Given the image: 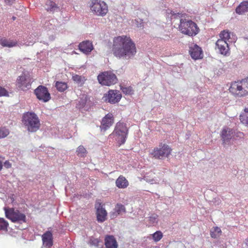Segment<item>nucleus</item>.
I'll use <instances>...</instances> for the list:
<instances>
[{
	"label": "nucleus",
	"instance_id": "7ed1b4c3",
	"mask_svg": "<svg viewBox=\"0 0 248 248\" xmlns=\"http://www.w3.org/2000/svg\"><path fill=\"white\" fill-rule=\"evenodd\" d=\"M229 91L234 96L238 97L248 95V78L232 83Z\"/></svg>",
	"mask_w": 248,
	"mask_h": 248
},
{
	"label": "nucleus",
	"instance_id": "37998d69",
	"mask_svg": "<svg viewBox=\"0 0 248 248\" xmlns=\"http://www.w3.org/2000/svg\"><path fill=\"white\" fill-rule=\"evenodd\" d=\"M105 244L106 248H108V235H106L105 239Z\"/></svg>",
	"mask_w": 248,
	"mask_h": 248
},
{
	"label": "nucleus",
	"instance_id": "8fccbe9b",
	"mask_svg": "<svg viewBox=\"0 0 248 248\" xmlns=\"http://www.w3.org/2000/svg\"><path fill=\"white\" fill-rule=\"evenodd\" d=\"M246 244L248 247V237L246 239Z\"/></svg>",
	"mask_w": 248,
	"mask_h": 248
},
{
	"label": "nucleus",
	"instance_id": "c9c22d12",
	"mask_svg": "<svg viewBox=\"0 0 248 248\" xmlns=\"http://www.w3.org/2000/svg\"><path fill=\"white\" fill-rule=\"evenodd\" d=\"M118 81L116 75L109 71V86L111 84H115Z\"/></svg>",
	"mask_w": 248,
	"mask_h": 248
},
{
	"label": "nucleus",
	"instance_id": "a211bd4d",
	"mask_svg": "<svg viewBox=\"0 0 248 248\" xmlns=\"http://www.w3.org/2000/svg\"><path fill=\"white\" fill-rule=\"evenodd\" d=\"M122 94L120 91L116 90H109V103L115 104L120 101Z\"/></svg>",
	"mask_w": 248,
	"mask_h": 248
},
{
	"label": "nucleus",
	"instance_id": "dca6fc26",
	"mask_svg": "<svg viewBox=\"0 0 248 248\" xmlns=\"http://www.w3.org/2000/svg\"><path fill=\"white\" fill-rule=\"evenodd\" d=\"M95 208H96L97 220L100 222L105 221L107 216L106 211L102 207L101 204L99 203L95 204Z\"/></svg>",
	"mask_w": 248,
	"mask_h": 248
},
{
	"label": "nucleus",
	"instance_id": "20e7f679",
	"mask_svg": "<svg viewBox=\"0 0 248 248\" xmlns=\"http://www.w3.org/2000/svg\"><path fill=\"white\" fill-rule=\"evenodd\" d=\"M128 129L124 123L119 122L111 135L113 136L119 146L124 144L127 137Z\"/></svg>",
	"mask_w": 248,
	"mask_h": 248
},
{
	"label": "nucleus",
	"instance_id": "bb28decb",
	"mask_svg": "<svg viewBox=\"0 0 248 248\" xmlns=\"http://www.w3.org/2000/svg\"><path fill=\"white\" fill-rule=\"evenodd\" d=\"M72 79L78 84L82 85L86 80L84 77L78 75H74L72 76Z\"/></svg>",
	"mask_w": 248,
	"mask_h": 248
},
{
	"label": "nucleus",
	"instance_id": "9d476101",
	"mask_svg": "<svg viewBox=\"0 0 248 248\" xmlns=\"http://www.w3.org/2000/svg\"><path fill=\"white\" fill-rule=\"evenodd\" d=\"M34 93L37 99L44 102H48L51 98L47 88L43 85L39 86L35 90Z\"/></svg>",
	"mask_w": 248,
	"mask_h": 248
},
{
	"label": "nucleus",
	"instance_id": "49530a36",
	"mask_svg": "<svg viewBox=\"0 0 248 248\" xmlns=\"http://www.w3.org/2000/svg\"><path fill=\"white\" fill-rule=\"evenodd\" d=\"M145 179L146 180V181L147 182H151L152 183H154V182L155 181V180L154 179H152L151 180L150 179H148V178H147V176H145Z\"/></svg>",
	"mask_w": 248,
	"mask_h": 248
},
{
	"label": "nucleus",
	"instance_id": "58836bf2",
	"mask_svg": "<svg viewBox=\"0 0 248 248\" xmlns=\"http://www.w3.org/2000/svg\"><path fill=\"white\" fill-rule=\"evenodd\" d=\"M169 11H170V13H169L168 12H167V14H171V15H172V16H174V18H177V17H182L183 16V14L181 13H174V12L171 11V10H168Z\"/></svg>",
	"mask_w": 248,
	"mask_h": 248
},
{
	"label": "nucleus",
	"instance_id": "6e6552de",
	"mask_svg": "<svg viewBox=\"0 0 248 248\" xmlns=\"http://www.w3.org/2000/svg\"><path fill=\"white\" fill-rule=\"evenodd\" d=\"M171 149L169 145L161 144L159 147H155L152 150L150 154L155 159H162L168 157L171 154Z\"/></svg>",
	"mask_w": 248,
	"mask_h": 248
},
{
	"label": "nucleus",
	"instance_id": "2f4dec72",
	"mask_svg": "<svg viewBox=\"0 0 248 248\" xmlns=\"http://www.w3.org/2000/svg\"><path fill=\"white\" fill-rule=\"evenodd\" d=\"M219 39H222L227 42L230 38V32L228 31L223 30L219 33Z\"/></svg>",
	"mask_w": 248,
	"mask_h": 248
},
{
	"label": "nucleus",
	"instance_id": "a19ab883",
	"mask_svg": "<svg viewBox=\"0 0 248 248\" xmlns=\"http://www.w3.org/2000/svg\"><path fill=\"white\" fill-rule=\"evenodd\" d=\"M8 95L7 91L4 88L0 86V96Z\"/></svg>",
	"mask_w": 248,
	"mask_h": 248
},
{
	"label": "nucleus",
	"instance_id": "423d86ee",
	"mask_svg": "<svg viewBox=\"0 0 248 248\" xmlns=\"http://www.w3.org/2000/svg\"><path fill=\"white\" fill-rule=\"evenodd\" d=\"M90 9L97 16H103L108 11V7L106 2L102 0H91Z\"/></svg>",
	"mask_w": 248,
	"mask_h": 248
},
{
	"label": "nucleus",
	"instance_id": "f3484780",
	"mask_svg": "<svg viewBox=\"0 0 248 248\" xmlns=\"http://www.w3.org/2000/svg\"><path fill=\"white\" fill-rule=\"evenodd\" d=\"M189 53L192 59L197 60L202 58V50L200 47L197 45H194L191 47Z\"/></svg>",
	"mask_w": 248,
	"mask_h": 248
},
{
	"label": "nucleus",
	"instance_id": "ddd939ff",
	"mask_svg": "<svg viewBox=\"0 0 248 248\" xmlns=\"http://www.w3.org/2000/svg\"><path fill=\"white\" fill-rule=\"evenodd\" d=\"M78 49L82 53L88 54L93 50V46L92 42L83 41L79 44Z\"/></svg>",
	"mask_w": 248,
	"mask_h": 248
},
{
	"label": "nucleus",
	"instance_id": "c03bdc74",
	"mask_svg": "<svg viewBox=\"0 0 248 248\" xmlns=\"http://www.w3.org/2000/svg\"><path fill=\"white\" fill-rule=\"evenodd\" d=\"M114 122V119L112 114H109V126H110Z\"/></svg>",
	"mask_w": 248,
	"mask_h": 248
},
{
	"label": "nucleus",
	"instance_id": "412c9836",
	"mask_svg": "<svg viewBox=\"0 0 248 248\" xmlns=\"http://www.w3.org/2000/svg\"><path fill=\"white\" fill-rule=\"evenodd\" d=\"M97 79L100 84L103 85H108V72H104L100 74Z\"/></svg>",
	"mask_w": 248,
	"mask_h": 248
},
{
	"label": "nucleus",
	"instance_id": "09e8293b",
	"mask_svg": "<svg viewBox=\"0 0 248 248\" xmlns=\"http://www.w3.org/2000/svg\"><path fill=\"white\" fill-rule=\"evenodd\" d=\"M239 135L238 136L241 137L242 136H243V133L242 132H239L238 133Z\"/></svg>",
	"mask_w": 248,
	"mask_h": 248
},
{
	"label": "nucleus",
	"instance_id": "a878e982",
	"mask_svg": "<svg viewBox=\"0 0 248 248\" xmlns=\"http://www.w3.org/2000/svg\"><path fill=\"white\" fill-rule=\"evenodd\" d=\"M120 89L125 95H131L134 93V90L131 86L124 87L120 85Z\"/></svg>",
	"mask_w": 248,
	"mask_h": 248
},
{
	"label": "nucleus",
	"instance_id": "a18cd8bd",
	"mask_svg": "<svg viewBox=\"0 0 248 248\" xmlns=\"http://www.w3.org/2000/svg\"><path fill=\"white\" fill-rule=\"evenodd\" d=\"M15 0H5V3L7 4H8V5H11L15 1Z\"/></svg>",
	"mask_w": 248,
	"mask_h": 248
},
{
	"label": "nucleus",
	"instance_id": "39448f33",
	"mask_svg": "<svg viewBox=\"0 0 248 248\" xmlns=\"http://www.w3.org/2000/svg\"><path fill=\"white\" fill-rule=\"evenodd\" d=\"M179 28L182 33L189 36H195L199 32L197 25L191 20L181 18Z\"/></svg>",
	"mask_w": 248,
	"mask_h": 248
},
{
	"label": "nucleus",
	"instance_id": "4be33fe9",
	"mask_svg": "<svg viewBox=\"0 0 248 248\" xmlns=\"http://www.w3.org/2000/svg\"><path fill=\"white\" fill-rule=\"evenodd\" d=\"M248 11V0L242 2L236 8V13L242 15Z\"/></svg>",
	"mask_w": 248,
	"mask_h": 248
},
{
	"label": "nucleus",
	"instance_id": "e433bc0d",
	"mask_svg": "<svg viewBox=\"0 0 248 248\" xmlns=\"http://www.w3.org/2000/svg\"><path fill=\"white\" fill-rule=\"evenodd\" d=\"M9 133V130L4 128H0V138H3L6 137Z\"/></svg>",
	"mask_w": 248,
	"mask_h": 248
},
{
	"label": "nucleus",
	"instance_id": "c756f323",
	"mask_svg": "<svg viewBox=\"0 0 248 248\" xmlns=\"http://www.w3.org/2000/svg\"><path fill=\"white\" fill-rule=\"evenodd\" d=\"M158 215L155 214H152L149 217V224L150 225L155 226L158 223Z\"/></svg>",
	"mask_w": 248,
	"mask_h": 248
},
{
	"label": "nucleus",
	"instance_id": "0eeeda50",
	"mask_svg": "<svg viewBox=\"0 0 248 248\" xmlns=\"http://www.w3.org/2000/svg\"><path fill=\"white\" fill-rule=\"evenodd\" d=\"M5 213L6 217L13 222L22 223L26 222V215L18 210H15L14 208H5Z\"/></svg>",
	"mask_w": 248,
	"mask_h": 248
},
{
	"label": "nucleus",
	"instance_id": "6ab92c4d",
	"mask_svg": "<svg viewBox=\"0 0 248 248\" xmlns=\"http://www.w3.org/2000/svg\"><path fill=\"white\" fill-rule=\"evenodd\" d=\"M0 45L3 47H12L16 46L17 43L16 40L7 39L5 37H2L0 38Z\"/></svg>",
	"mask_w": 248,
	"mask_h": 248
},
{
	"label": "nucleus",
	"instance_id": "b1692460",
	"mask_svg": "<svg viewBox=\"0 0 248 248\" xmlns=\"http://www.w3.org/2000/svg\"><path fill=\"white\" fill-rule=\"evenodd\" d=\"M46 5V10L48 12H53L59 8L57 5L54 1L50 0H47Z\"/></svg>",
	"mask_w": 248,
	"mask_h": 248
},
{
	"label": "nucleus",
	"instance_id": "c85d7f7f",
	"mask_svg": "<svg viewBox=\"0 0 248 248\" xmlns=\"http://www.w3.org/2000/svg\"><path fill=\"white\" fill-rule=\"evenodd\" d=\"M108 127V114L106 115L104 118L102 119L101 125L100 126L101 130L106 131Z\"/></svg>",
	"mask_w": 248,
	"mask_h": 248
},
{
	"label": "nucleus",
	"instance_id": "f704fd0d",
	"mask_svg": "<svg viewBox=\"0 0 248 248\" xmlns=\"http://www.w3.org/2000/svg\"><path fill=\"white\" fill-rule=\"evenodd\" d=\"M163 237V233L161 231H156L152 234V237L153 240L155 242H158L161 240Z\"/></svg>",
	"mask_w": 248,
	"mask_h": 248
},
{
	"label": "nucleus",
	"instance_id": "4468645a",
	"mask_svg": "<svg viewBox=\"0 0 248 248\" xmlns=\"http://www.w3.org/2000/svg\"><path fill=\"white\" fill-rule=\"evenodd\" d=\"M123 213H126L125 206L121 203H117L115 205V208L110 213L109 217L111 219H114Z\"/></svg>",
	"mask_w": 248,
	"mask_h": 248
},
{
	"label": "nucleus",
	"instance_id": "72a5a7b5",
	"mask_svg": "<svg viewBox=\"0 0 248 248\" xmlns=\"http://www.w3.org/2000/svg\"><path fill=\"white\" fill-rule=\"evenodd\" d=\"M9 225L8 222L3 218H0V231H7Z\"/></svg>",
	"mask_w": 248,
	"mask_h": 248
},
{
	"label": "nucleus",
	"instance_id": "f03ea898",
	"mask_svg": "<svg viewBox=\"0 0 248 248\" xmlns=\"http://www.w3.org/2000/svg\"><path fill=\"white\" fill-rule=\"evenodd\" d=\"M22 123L29 132H35L39 129L41 125L40 120L37 115L32 112L24 113Z\"/></svg>",
	"mask_w": 248,
	"mask_h": 248
},
{
	"label": "nucleus",
	"instance_id": "de8ad7c7",
	"mask_svg": "<svg viewBox=\"0 0 248 248\" xmlns=\"http://www.w3.org/2000/svg\"><path fill=\"white\" fill-rule=\"evenodd\" d=\"M2 168V164L1 161H0V171L1 170Z\"/></svg>",
	"mask_w": 248,
	"mask_h": 248
},
{
	"label": "nucleus",
	"instance_id": "2eb2a0df",
	"mask_svg": "<svg viewBox=\"0 0 248 248\" xmlns=\"http://www.w3.org/2000/svg\"><path fill=\"white\" fill-rule=\"evenodd\" d=\"M42 241L44 246L50 248L53 245V235L50 231H46L42 236Z\"/></svg>",
	"mask_w": 248,
	"mask_h": 248
},
{
	"label": "nucleus",
	"instance_id": "7c9ffc66",
	"mask_svg": "<svg viewBox=\"0 0 248 248\" xmlns=\"http://www.w3.org/2000/svg\"><path fill=\"white\" fill-rule=\"evenodd\" d=\"M77 155L79 157H84L86 156L87 152L86 149L82 145L78 147L76 151Z\"/></svg>",
	"mask_w": 248,
	"mask_h": 248
},
{
	"label": "nucleus",
	"instance_id": "9b49d317",
	"mask_svg": "<svg viewBox=\"0 0 248 248\" xmlns=\"http://www.w3.org/2000/svg\"><path fill=\"white\" fill-rule=\"evenodd\" d=\"M234 130L232 128L225 127L222 129L221 132V137L224 146L230 144V140L234 136Z\"/></svg>",
	"mask_w": 248,
	"mask_h": 248
},
{
	"label": "nucleus",
	"instance_id": "ea45409f",
	"mask_svg": "<svg viewBox=\"0 0 248 248\" xmlns=\"http://www.w3.org/2000/svg\"><path fill=\"white\" fill-rule=\"evenodd\" d=\"M136 24L138 28H141L144 26V23L143 20L140 18L135 19Z\"/></svg>",
	"mask_w": 248,
	"mask_h": 248
},
{
	"label": "nucleus",
	"instance_id": "cd10ccee",
	"mask_svg": "<svg viewBox=\"0 0 248 248\" xmlns=\"http://www.w3.org/2000/svg\"><path fill=\"white\" fill-rule=\"evenodd\" d=\"M221 233V230L218 227H214L210 231V235L211 237L217 238L219 237Z\"/></svg>",
	"mask_w": 248,
	"mask_h": 248
},
{
	"label": "nucleus",
	"instance_id": "f8f14e48",
	"mask_svg": "<svg viewBox=\"0 0 248 248\" xmlns=\"http://www.w3.org/2000/svg\"><path fill=\"white\" fill-rule=\"evenodd\" d=\"M216 49L218 50L220 54L227 56L229 53V47L228 44L226 41L222 39H218L216 43Z\"/></svg>",
	"mask_w": 248,
	"mask_h": 248
},
{
	"label": "nucleus",
	"instance_id": "473e14b6",
	"mask_svg": "<svg viewBox=\"0 0 248 248\" xmlns=\"http://www.w3.org/2000/svg\"><path fill=\"white\" fill-rule=\"evenodd\" d=\"M118 244L113 235H109V248H117Z\"/></svg>",
	"mask_w": 248,
	"mask_h": 248
},
{
	"label": "nucleus",
	"instance_id": "393cba45",
	"mask_svg": "<svg viewBox=\"0 0 248 248\" xmlns=\"http://www.w3.org/2000/svg\"><path fill=\"white\" fill-rule=\"evenodd\" d=\"M55 87L59 92H63L67 89L68 85L67 83L65 82L56 81Z\"/></svg>",
	"mask_w": 248,
	"mask_h": 248
},
{
	"label": "nucleus",
	"instance_id": "79ce46f5",
	"mask_svg": "<svg viewBox=\"0 0 248 248\" xmlns=\"http://www.w3.org/2000/svg\"><path fill=\"white\" fill-rule=\"evenodd\" d=\"M4 167L7 169L10 168L12 167V164L9 161H6L4 163Z\"/></svg>",
	"mask_w": 248,
	"mask_h": 248
},
{
	"label": "nucleus",
	"instance_id": "4c0bfd02",
	"mask_svg": "<svg viewBox=\"0 0 248 248\" xmlns=\"http://www.w3.org/2000/svg\"><path fill=\"white\" fill-rule=\"evenodd\" d=\"M100 241L98 238H95L93 237L91 238L89 244L92 246H98L100 245L99 243Z\"/></svg>",
	"mask_w": 248,
	"mask_h": 248
},
{
	"label": "nucleus",
	"instance_id": "1a4fd4ad",
	"mask_svg": "<svg viewBox=\"0 0 248 248\" xmlns=\"http://www.w3.org/2000/svg\"><path fill=\"white\" fill-rule=\"evenodd\" d=\"M32 82V78L28 72H24L17 77L16 86L22 90H27L31 88Z\"/></svg>",
	"mask_w": 248,
	"mask_h": 248
},
{
	"label": "nucleus",
	"instance_id": "aec40b11",
	"mask_svg": "<svg viewBox=\"0 0 248 248\" xmlns=\"http://www.w3.org/2000/svg\"><path fill=\"white\" fill-rule=\"evenodd\" d=\"M116 186L119 188H125L129 185L128 181L126 178L122 176H120L116 181Z\"/></svg>",
	"mask_w": 248,
	"mask_h": 248
},
{
	"label": "nucleus",
	"instance_id": "5701e85b",
	"mask_svg": "<svg viewBox=\"0 0 248 248\" xmlns=\"http://www.w3.org/2000/svg\"><path fill=\"white\" fill-rule=\"evenodd\" d=\"M239 117L241 122L248 127V108L244 109V112L240 115Z\"/></svg>",
	"mask_w": 248,
	"mask_h": 248
},
{
	"label": "nucleus",
	"instance_id": "3c124183",
	"mask_svg": "<svg viewBox=\"0 0 248 248\" xmlns=\"http://www.w3.org/2000/svg\"><path fill=\"white\" fill-rule=\"evenodd\" d=\"M84 104H85V102H83V105L84 106Z\"/></svg>",
	"mask_w": 248,
	"mask_h": 248
},
{
	"label": "nucleus",
	"instance_id": "f257e3e1",
	"mask_svg": "<svg viewBox=\"0 0 248 248\" xmlns=\"http://www.w3.org/2000/svg\"><path fill=\"white\" fill-rule=\"evenodd\" d=\"M113 42L112 52L116 57L128 60L135 55L136 45L129 36H117L114 38Z\"/></svg>",
	"mask_w": 248,
	"mask_h": 248
}]
</instances>
